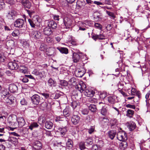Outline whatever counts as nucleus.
Segmentation results:
<instances>
[{
  "label": "nucleus",
  "instance_id": "nucleus-1",
  "mask_svg": "<svg viewBox=\"0 0 150 150\" xmlns=\"http://www.w3.org/2000/svg\"><path fill=\"white\" fill-rule=\"evenodd\" d=\"M31 100L33 103L38 105L42 102V99L38 94H35L31 97Z\"/></svg>",
  "mask_w": 150,
  "mask_h": 150
},
{
  "label": "nucleus",
  "instance_id": "nucleus-2",
  "mask_svg": "<svg viewBox=\"0 0 150 150\" xmlns=\"http://www.w3.org/2000/svg\"><path fill=\"white\" fill-rule=\"evenodd\" d=\"M81 55L82 53L78 50L76 52H72V58L73 61L75 63L79 62L80 60Z\"/></svg>",
  "mask_w": 150,
  "mask_h": 150
},
{
  "label": "nucleus",
  "instance_id": "nucleus-3",
  "mask_svg": "<svg viewBox=\"0 0 150 150\" xmlns=\"http://www.w3.org/2000/svg\"><path fill=\"white\" fill-rule=\"evenodd\" d=\"M80 90L81 93L84 91L85 95L88 97H93L95 93L94 91L90 88H85Z\"/></svg>",
  "mask_w": 150,
  "mask_h": 150
},
{
  "label": "nucleus",
  "instance_id": "nucleus-4",
  "mask_svg": "<svg viewBox=\"0 0 150 150\" xmlns=\"http://www.w3.org/2000/svg\"><path fill=\"white\" fill-rule=\"evenodd\" d=\"M72 21L70 19L69 15H67L63 18V23L66 28H69L72 24Z\"/></svg>",
  "mask_w": 150,
  "mask_h": 150
},
{
  "label": "nucleus",
  "instance_id": "nucleus-5",
  "mask_svg": "<svg viewBox=\"0 0 150 150\" xmlns=\"http://www.w3.org/2000/svg\"><path fill=\"white\" fill-rule=\"evenodd\" d=\"M117 138L120 141H127V140L126 133L124 131L118 132L117 135Z\"/></svg>",
  "mask_w": 150,
  "mask_h": 150
},
{
  "label": "nucleus",
  "instance_id": "nucleus-6",
  "mask_svg": "<svg viewBox=\"0 0 150 150\" xmlns=\"http://www.w3.org/2000/svg\"><path fill=\"white\" fill-rule=\"evenodd\" d=\"M25 23L24 20L18 18L16 20L14 23V25L15 27L19 28L23 27Z\"/></svg>",
  "mask_w": 150,
  "mask_h": 150
},
{
  "label": "nucleus",
  "instance_id": "nucleus-7",
  "mask_svg": "<svg viewBox=\"0 0 150 150\" xmlns=\"http://www.w3.org/2000/svg\"><path fill=\"white\" fill-rule=\"evenodd\" d=\"M32 74L39 76L40 78L44 77L45 75L44 71H40L38 69H35L32 72Z\"/></svg>",
  "mask_w": 150,
  "mask_h": 150
},
{
  "label": "nucleus",
  "instance_id": "nucleus-8",
  "mask_svg": "<svg viewBox=\"0 0 150 150\" xmlns=\"http://www.w3.org/2000/svg\"><path fill=\"white\" fill-rule=\"evenodd\" d=\"M16 12L13 10L9 11L6 15V17L8 19L14 20L16 16Z\"/></svg>",
  "mask_w": 150,
  "mask_h": 150
},
{
  "label": "nucleus",
  "instance_id": "nucleus-9",
  "mask_svg": "<svg viewBox=\"0 0 150 150\" xmlns=\"http://www.w3.org/2000/svg\"><path fill=\"white\" fill-rule=\"evenodd\" d=\"M31 34L32 38L35 39H40L42 37L41 33L39 31H33Z\"/></svg>",
  "mask_w": 150,
  "mask_h": 150
},
{
  "label": "nucleus",
  "instance_id": "nucleus-10",
  "mask_svg": "<svg viewBox=\"0 0 150 150\" xmlns=\"http://www.w3.org/2000/svg\"><path fill=\"white\" fill-rule=\"evenodd\" d=\"M33 148L35 150H38L41 149L42 145L41 142L38 141H35L33 144Z\"/></svg>",
  "mask_w": 150,
  "mask_h": 150
},
{
  "label": "nucleus",
  "instance_id": "nucleus-11",
  "mask_svg": "<svg viewBox=\"0 0 150 150\" xmlns=\"http://www.w3.org/2000/svg\"><path fill=\"white\" fill-rule=\"evenodd\" d=\"M8 68L10 69L13 70L18 68V65L15 62H10L8 64Z\"/></svg>",
  "mask_w": 150,
  "mask_h": 150
},
{
  "label": "nucleus",
  "instance_id": "nucleus-12",
  "mask_svg": "<svg viewBox=\"0 0 150 150\" xmlns=\"http://www.w3.org/2000/svg\"><path fill=\"white\" fill-rule=\"evenodd\" d=\"M17 121L18 123V125L19 127H22L25 124V119L23 117H18L17 119Z\"/></svg>",
  "mask_w": 150,
  "mask_h": 150
},
{
  "label": "nucleus",
  "instance_id": "nucleus-13",
  "mask_svg": "<svg viewBox=\"0 0 150 150\" xmlns=\"http://www.w3.org/2000/svg\"><path fill=\"white\" fill-rule=\"evenodd\" d=\"M80 119V117L78 115H74L71 118V121L74 125H76L79 122Z\"/></svg>",
  "mask_w": 150,
  "mask_h": 150
},
{
  "label": "nucleus",
  "instance_id": "nucleus-14",
  "mask_svg": "<svg viewBox=\"0 0 150 150\" xmlns=\"http://www.w3.org/2000/svg\"><path fill=\"white\" fill-rule=\"evenodd\" d=\"M110 124L111 128L112 129L115 127L118 124V122L117 119L113 118L111 119L110 121Z\"/></svg>",
  "mask_w": 150,
  "mask_h": 150
},
{
  "label": "nucleus",
  "instance_id": "nucleus-15",
  "mask_svg": "<svg viewBox=\"0 0 150 150\" xmlns=\"http://www.w3.org/2000/svg\"><path fill=\"white\" fill-rule=\"evenodd\" d=\"M21 3L25 8L29 9L31 6V3L28 0H22Z\"/></svg>",
  "mask_w": 150,
  "mask_h": 150
},
{
  "label": "nucleus",
  "instance_id": "nucleus-16",
  "mask_svg": "<svg viewBox=\"0 0 150 150\" xmlns=\"http://www.w3.org/2000/svg\"><path fill=\"white\" fill-rule=\"evenodd\" d=\"M9 90L12 93H15L18 91L17 86L14 84H10L9 86Z\"/></svg>",
  "mask_w": 150,
  "mask_h": 150
},
{
  "label": "nucleus",
  "instance_id": "nucleus-17",
  "mask_svg": "<svg viewBox=\"0 0 150 150\" xmlns=\"http://www.w3.org/2000/svg\"><path fill=\"white\" fill-rule=\"evenodd\" d=\"M127 127L130 131L134 130L136 127V124L133 122H131L129 123H127Z\"/></svg>",
  "mask_w": 150,
  "mask_h": 150
},
{
  "label": "nucleus",
  "instance_id": "nucleus-18",
  "mask_svg": "<svg viewBox=\"0 0 150 150\" xmlns=\"http://www.w3.org/2000/svg\"><path fill=\"white\" fill-rule=\"evenodd\" d=\"M48 26L52 29H55L57 28V25L55 21H51L48 22Z\"/></svg>",
  "mask_w": 150,
  "mask_h": 150
},
{
  "label": "nucleus",
  "instance_id": "nucleus-19",
  "mask_svg": "<svg viewBox=\"0 0 150 150\" xmlns=\"http://www.w3.org/2000/svg\"><path fill=\"white\" fill-rule=\"evenodd\" d=\"M43 32L45 35H49L52 33V31L51 28L48 26L44 28Z\"/></svg>",
  "mask_w": 150,
  "mask_h": 150
},
{
  "label": "nucleus",
  "instance_id": "nucleus-20",
  "mask_svg": "<svg viewBox=\"0 0 150 150\" xmlns=\"http://www.w3.org/2000/svg\"><path fill=\"white\" fill-rule=\"evenodd\" d=\"M116 97L115 96H110L108 97V102L112 104H114L117 102Z\"/></svg>",
  "mask_w": 150,
  "mask_h": 150
},
{
  "label": "nucleus",
  "instance_id": "nucleus-21",
  "mask_svg": "<svg viewBox=\"0 0 150 150\" xmlns=\"http://www.w3.org/2000/svg\"><path fill=\"white\" fill-rule=\"evenodd\" d=\"M55 50L54 48H50L47 50L46 51V53L48 56H54L55 54L54 52Z\"/></svg>",
  "mask_w": 150,
  "mask_h": 150
},
{
  "label": "nucleus",
  "instance_id": "nucleus-22",
  "mask_svg": "<svg viewBox=\"0 0 150 150\" xmlns=\"http://www.w3.org/2000/svg\"><path fill=\"white\" fill-rule=\"evenodd\" d=\"M57 49L62 53L67 54L68 53V50L67 48L59 47H57Z\"/></svg>",
  "mask_w": 150,
  "mask_h": 150
},
{
  "label": "nucleus",
  "instance_id": "nucleus-23",
  "mask_svg": "<svg viewBox=\"0 0 150 150\" xmlns=\"http://www.w3.org/2000/svg\"><path fill=\"white\" fill-rule=\"evenodd\" d=\"M126 141H122V142L120 144L119 147L120 149L124 150L127 146V143Z\"/></svg>",
  "mask_w": 150,
  "mask_h": 150
},
{
  "label": "nucleus",
  "instance_id": "nucleus-24",
  "mask_svg": "<svg viewBox=\"0 0 150 150\" xmlns=\"http://www.w3.org/2000/svg\"><path fill=\"white\" fill-rule=\"evenodd\" d=\"M116 132L115 130H112L108 132V136L111 139H113L115 137Z\"/></svg>",
  "mask_w": 150,
  "mask_h": 150
},
{
  "label": "nucleus",
  "instance_id": "nucleus-25",
  "mask_svg": "<svg viewBox=\"0 0 150 150\" xmlns=\"http://www.w3.org/2000/svg\"><path fill=\"white\" fill-rule=\"evenodd\" d=\"M2 97L4 98H8L9 96V93L7 90L4 89L1 92Z\"/></svg>",
  "mask_w": 150,
  "mask_h": 150
},
{
  "label": "nucleus",
  "instance_id": "nucleus-26",
  "mask_svg": "<svg viewBox=\"0 0 150 150\" xmlns=\"http://www.w3.org/2000/svg\"><path fill=\"white\" fill-rule=\"evenodd\" d=\"M73 146V143L71 139H68L66 142V146L69 149L72 148Z\"/></svg>",
  "mask_w": 150,
  "mask_h": 150
},
{
  "label": "nucleus",
  "instance_id": "nucleus-27",
  "mask_svg": "<svg viewBox=\"0 0 150 150\" xmlns=\"http://www.w3.org/2000/svg\"><path fill=\"white\" fill-rule=\"evenodd\" d=\"M53 126V124L52 122L49 121H47L45 122V127L48 129H51Z\"/></svg>",
  "mask_w": 150,
  "mask_h": 150
},
{
  "label": "nucleus",
  "instance_id": "nucleus-28",
  "mask_svg": "<svg viewBox=\"0 0 150 150\" xmlns=\"http://www.w3.org/2000/svg\"><path fill=\"white\" fill-rule=\"evenodd\" d=\"M134 111L130 109H128L127 111L126 115L127 116L131 118L134 116Z\"/></svg>",
  "mask_w": 150,
  "mask_h": 150
},
{
  "label": "nucleus",
  "instance_id": "nucleus-29",
  "mask_svg": "<svg viewBox=\"0 0 150 150\" xmlns=\"http://www.w3.org/2000/svg\"><path fill=\"white\" fill-rule=\"evenodd\" d=\"M48 85L50 86H56V81L53 80L52 78H50L48 81Z\"/></svg>",
  "mask_w": 150,
  "mask_h": 150
},
{
  "label": "nucleus",
  "instance_id": "nucleus-30",
  "mask_svg": "<svg viewBox=\"0 0 150 150\" xmlns=\"http://www.w3.org/2000/svg\"><path fill=\"white\" fill-rule=\"evenodd\" d=\"M88 108L91 111L93 112H96L97 110L96 106L95 105L91 104L88 106Z\"/></svg>",
  "mask_w": 150,
  "mask_h": 150
},
{
  "label": "nucleus",
  "instance_id": "nucleus-31",
  "mask_svg": "<svg viewBox=\"0 0 150 150\" xmlns=\"http://www.w3.org/2000/svg\"><path fill=\"white\" fill-rule=\"evenodd\" d=\"M85 3L84 0H78L76 3V5L78 6L81 7L84 6Z\"/></svg>",
  "mask_w": 150,
  "mask_h": 150
},
{
  "label": "nucleus",
  "instance_id": "nucleus-32",
  "mask_svg": "<svg viewBox=\"0 0 150 150\" xmlns=\"http://www.w3.org/2000/svg\"><path fill=\"white\" fill-rule=\"evenodd\" d=\"M58 130L60 131L61 134L64 135L67 131V127H59Z\"/></svg>",
  "mask_w": 150,
  "mask_h": 150
},
{
  "label": "nucleus",
  "instance_id": "nucleus-33",
  "mask_svg": "<svg viewBox=\"0 0 150 150\" xmlns=\"http://www.w3.org/2000/svg\"><path fill=\"white\" fill-rule=\"evenodd\" d=\"M39 125L37 122H33L32 123L29 127V129L32 130L34 128L37 127Z\"/></svg>",
  "mask_w": 150,
  "mask_h": 150
},
{
  "label": "nucleus",
  "instance_id": "nucleus-34",
  "mask_svg": "<svg viewBox=\"0 0 150 150\" xmlns=\"http://www.w3.org/2000/svg\"><path fill=\"white\" fill-rule=\"evenodd\" d=\"M101 114L103 116H106L108 114V110L106 108L104 107L102 108L100 111Z\"/></svg>",
  "mask_w": 150,
  "mask_h": 150
},
{
  "label": "nucleus",
  "instance_id": "nucleus-35",
  "mask_svg": "<svg viewBox=\"0 0 150 150\" xmlns=\"http://www.w3.org/2000/svg\"><path fill=\"white\" fill-rule=\"evenodd\" d=\"M47 49V47L46 45L44 43H42L41 44L39 48V49L40 51L44 52L46 51Z\"/></svg>",
  "mask_w": 150,
  "mask_h": 150
},
{
  "label": "nucleus",
  "instance_id": "nucleus-36",
  "mask_svg": "<svg viewBox=\"0 0 150 150\" xmlns=\"http://www.w3.org/2000/svg\"><path fill=\"white\" fill-rule=\"evenodd\" d=\"M7 98L8 103H9L10 104H12L13 103L15 100L14 97L13 96H9Z\"/></svg>",
  "mask_w": 150,
  "mask_h": 150
},
{
  "label": "nucleus",
  "instance_id": "nucleus-37",
  "mask_svg": "<svg viewBox=\"0 0 150 150\" xmlns=\"http://www.w3.org/2000/svg\"><path fill=\"white\" fill-rule=\"evenodd\" d=\"M65 119V117L63 115L61 116H57L55 119V121L56 122H59L63 121Z\"/></svg>",
  "mask_w": 150,
  "mask_h": 150
},
{
  "label": "nucleus",
  "instance_id": "nucleus-38",
  "mask_svg": "<svg viewBox=\"0 0 150 150\" xmlns=\"http://www.w3.org/2000/svg\"><path fill=\"white\" fill-rule=\"evenodd\" d=\"M28 21L32 27L34 28L35 25H38V24L31 19H29Z\"/></svg>",
  "mask_w": 150,
  "mask_h": 150
},
{
  "label": "nucleus",
  "instance_id": "nucleus-39",
  "mask_svg": "<svg viewBox=\"0 0 150 150\" xmlns=\"http://www.w3.org/2000/svg\"><path fill=\"white\" fill-rule=\"evenodd\" d=\"M46 41L49 43H52L53 42V39L50 37H46L45 38Z\"/></svg>",
  "mask_w": 150,
  "mask_h": 150
},
{
  "label": "nucleus",
  "instance_id": "nucleus-40",
  "mask_svg": "<svg viewBox=\"0 0 150 150\" xmlns=\"http://www.w3.org/2000/svg\"><path fill=\"white\" fill-rule=\"evenodd\" d=\"M93 140L92 139L90 138H87L86 139L85 143L88 145H91L93 143Z\"/></svg>",
  "mask_w": 150,
  "mask_h": 150
},
{
  "label": "nucleus",
  "instance_id": "nucleus-41",
  "mask_svg": "<svg viewBox=\"0 0 150 150\" xmlns=\"http://www.w3.org/2000/svg\"><path fill=\"white\" fill-rule=\"evenodd\" d=\"M85 142H81L79 143V146L81 150H83L86 148Z\"/></svg>",
  "mask_w": 150,
  "mask_h": 150
},
{
  "label": "nucleus",
  "instance_id": "nucleus-42",
  "mask_svg": "<svg viewBox=\"0 0 150 150\" xmlns=\"http://www.w3.org/2000/svg\"><path fill=\"white\" fill-rule=\"evenodd\" d=\"M84 24L86 25L92 26L93 25V22L91 21L86 20L84 22Z\"/></svg>",
  "mask_w": 150,
  "mask_h": 150
},
{
  "label": "nucleus",
  "instance_id": "nucleus-43",
  "mask_svg": "<svg viewBox=\"0 0 150 150\" xmlns=\"http://www.w3.org/2000/svg\"><path fill=\"white\" fill-rule=\"evenodd\" d=\"M39 19L38 16L37 15H35L33 17L32 20L34 21L37 24H38V23H39Z\"/></svg>",
  "mask_w": 150,
  "mask_h": 150
},
{
  "label": "nucleus",
  "instance_id": "nucleus-44",
  "mask_svg": "<svg viewBox=\"0 0 150 150\" xmlns=\"http://www.w3.org/2000/svg\"><path fill=\"white\" fill-rule=\"evenodd\" d=\"M77 77H81L84 75V73L83 71L82 70H78L76 73Z\"/></svg>",
  "mask_w": 150,
  "mask_h": 150
},
{
  "label": "nucleus",
  "instance_id": "nucleus-45",
  "mask_svg": "<svg viewBox=\"0 0 150 150\" xmlns=\"http://www.w3.org/2000/svg\"><path fill=\"white\" fill-rule=\"evenodd\" d=\"M108 119L105 117H100L99 118V120L102 123H103L107 122Z\"/></svg>",
  "mask_w": 150,
  "mask_h": 150
},
{
  "label": "nucleus",
  "instance_id": "nucleus-46",
  "mask_svg": "<svg viewBox=\"0 0 150 150\" xmlns=\"http://www.w3.org/2000/svg\"><path fill=\"white\" fill-rule=\"evenodd\" d=\"M76 79L74 77L71 78L69 81V82L71 85H74L76 84Z\"/></svg>",
  "mask_w": 150,
  "mask_h": 150
},
{
  "label": "nucleus",
  "instance_id": "nucleus-47",
  "mask_svg": "<svg viewBox=\"0 0 150 150\" xmlns=\"http://www.w3.org/2000/svg\"><path fill=\"white\" fill-rule=\"evenodd\" d=\"M91 35V38L95 41H96L98 39H99L98 35L96 34L92 33Z\"/></svg>",
  "mask_w": 150,
  "mask_h": 150
},
{
  "label": "nucleus",
  "instance_id": "nucleus-48",
  "mask_svg": "<svg viewBox=\"0 0 150 150\" xmlns=\"http://www.w3.org/2000/svg\"><path fill=\"white\" fill-rule=\"evenodd\" d=\"M40 94L44 96L46 99H47L50 97V94L47 93H40Z\"/></svg>",
  "mask_w": 150,
  "mask_h": 150
},
{
  "label": "nucleus",
  "instance_id": "nucleus-49",
  "mask_svg": "<svg viewBox=\"0 0 150 150\" xmlns=\"http://www.w3.org/2000/svg\"><path fill=\"white\" fill-rule=\"evenodd\" d=\"M46 65V64H45L42 65H38L37 66V69H38L40 71V70L43 71V70H44L45 67Z\"/></svg>",
  "mask_w": 150,
  "mask_h": 150
},
{
  "label": "nucleus",
  "instance_id": "nucleus-50",
  "mask_svg": "<svg viewBox=\"0 0 150 150\" xmlns=\"http://www.w3.org/2000/svg\"><path fill=\"white\" fill-rule=\"evenodd\" d=\"M4 23V20L3 21H0V33H1L3 31V23Z\"/></svg>",
  "mask_w": 150,
  "mask_h": 150
},
{
  "label": "nucleus",
  "instance_id": "nucleus-51",
  "mask_svg": "<svg viewBox=\"0 0 150 150\" xmlns=\"http://www.w3.org/2000/svg\"><path fill=\"white\" fill-rule=\"evenodd\" d=\"M68 108H66L63 111L64 115L66 117H68L70 115V113L67 111Z\"/></svg>",
  "mask_w": 150,
  "mask_h": 150
},
{
  "label": "nucleus",
  "instance_id": "nucleus-52",
  "mask_svg": "<svg viewBox=\"0 0 150 150\" xmlns=\"http://www.w3.org/2000/svg\"><path fill=\"white\" fill-rule=\"evenodd\" d=\"M78 103L76 101H73L71 104V106L74 109L77 106Z\"/></svg>",
  "mask_w": 150,
  "mask_h": 150
},
{
  "label": "nucleus",
  "instance_id": "nucleus-53",
  "mask_svg": "<svg viewBox=\"0 0 150 150\" xmlns=\"http://www.w3.org/2000/svg\"><path fill=\"white\" fill-rule=\"evenodd\" d=\"M60 84L63 86H67L68 83L67 81L64 80H61L60 81Z\"/></svg>",
  "mask_w": 150,
  "mask_h": 150
},
{
  "label": "nucleus",
  "instance_id": "nucleus-54",
  "mask_svg": "<svg viewBox=\"0 0 150 150\" xmlns=\"http://www.w3.org/2000/svg\"><path fill=\"white\" fill-rule=\"evenodd\" d=\"M107 96V93L106 92H103V93H101L100 94V98L104 99Z\"/></svg>",
  "mask_w": 150,
  "mask_h": 150
},
{
  "label": "nucleus",
  "instance_id": "nucleus-55",
  "mask_svg": "<svg viewBox=\"0 0 150 150\" xmlns=\"http://www.w3.org/2000/svg\"><path fill=\"white\" fill-rule=\"evenodd\" d=\"M94 25L96 28L100 29V30H101L102 26L99 23H95L94 24Z\"/></svg>",
  "mask_w": 150,
  "mask_h": 150
},
{
  "label": "nucleus",
  "instance_id": "nucleus-56",
  "mask_svg": "<svg viewBox=\"0 0 150 150\" xmlns=\"http://www.w3.org/2000/svg\"><path fill=\"white\" fill-rule=\"evenodd\" d=\"M105 104L102 102H100L98 105V108L99 109H100L101 108H103L105 107Z\"/></svg>",
  "mask_w": 150,
  "mask_h": 150
},
{
  "label": "nucleus",
  "instance_id": "nucleus-57",
  "mask_svg": "<svg viewBox=\"0 0 150 150\" xmlns=\"http://www.w3.org/2000/svg\"><path fill=\"white\" fill-rule=\"evenodd\" d=\"M107 13L108 15L112 17L113 18H115V16L113 13L109 11H107Z\"/></svg>",
  "mask_w": 150,
  "mask_h": 150
},
{
  "label": "nucleus",
  "instance_id": "nucleus-58",
  "mask_svg": "<svg viewBox=\"0 0 150 150\" xmlns=\"http://www.w3.org/2000/svg\"><path fill=\"white\" fill-rule=\"evenodd\" d=\"M88 113V110L86 109H84L81 110V113L84 115H87Z\"/></svg>",
  "mask_w": 150,
  "mask_h": 150
},
{
  "label": "nucleus",
  "instance_id": "nucleus-59",
  "mask_svg": "<svg viewBox=\"0 0 150 150\" xmlns=\"http://www.w3.org/2000/svg\"><path fill=\"white\" fill-rule=\"evenodd\" d=\"M126 107L127 108H129L132 109H135V106L134 105H132L130 104H128L126 105Z\"/></svg>",
  "mask_w": 150,
  "mask_h": 150
},
{
  "label": "nucleus",
  "instance_id": "nucleus-60",
  "mask_svg": "<svg viewBox=\"0 0 150 150\" xmlns=\"http://www.w3.org/2000/svg\"><path fill=\"white\" fill-rule=\"evenodd\" d=\"M95 129L94 127L93 126H91V127L88 129V132L90 134H92L94 131Z\"/></svg>",
  "mask_w": 150,
  "mask_h": 150
},
{
  "label": "nucleus",
  "instance_id": "nucleus-61",
  "mask_svg": "<svg viewBox=\"0 0 150 150\" xmlns=\"http://www.w3.org/2000/svg\"><path fill=\"white\" fill-rule=\"evenodd\" d=\"M21 104L22 105H25L27 104V102L26 100L24 99H23L20 101Z\"/></svg>",
  "mask_w": 150,
  "mask_h": 150
},
{
  "label": "nucleus",
  "instance_id": "nucleus-62",
  "mask_svg": "<svg viewBox=\"0 0 150 150\" xmlns=\"http://www.w3.org/2000/svg\"><path fill=\"white\" fill-rule=\"evenodd\" d=\"M98 37L99 40H104L105 39V36L103 34H100L98 35Z\"/></svg>",
  "mask_w": 150,
  "mask_h": 150
},
{
  "label": "nucleus",
  "instance_id": "nucleus-63",
  "mask_svg": "<svg viewBox=\"0 0 150 150\" xmlns=\"http://www.w3.org/2000/svg\"><path fill=\"white\" fill-rule=\"evenodd\" d=\"M89 101L92 103H94L97 101V99L93 98H91L89 99Z\"/></svg>",
  "mask_w": 150,
  "mask_h": 150
},
{
  "label": "nucleus",
  "instance_id": "nucleus-64",
  "mask_svg": "<svg viewBox=\"0 0 150 150\" xmlns=\"http://www.w3.org/2000/svg\"><path fill=\"white\" fill-rule=\"evenodd\" d=\"M4 3L3 1H0V10H2L4 7Z\"/></svg>",
  "mask_w": 150,
  "mask_h": 150
}]
</instances>
